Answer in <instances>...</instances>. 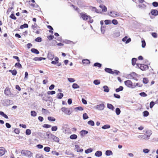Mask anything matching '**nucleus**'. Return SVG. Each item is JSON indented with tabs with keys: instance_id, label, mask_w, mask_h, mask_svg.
Instances as JSON below:
<instances>
[{
	"instance_id": "47",
	"label": "nucleus",
	"mask_w": 158,
	"mask_h": 158,
	"mask_svg": "<svg viewBox=\"0 0 158 158\" xmlns=\"http://www.w3.org/2000/svg\"><path fill=\"white\" fill-rule=\"evenodd\" d=\"M58 127L57 126H55L52 127L51 128V130L53 131H55L57 130Z\"/></svg>"
},
{
	"instance_id": "41",
	"label": "nucleus",
	"mask_w": 158,
	"mask_h": 158,
	"mask_svg": "<svg viewBox=\"0 0 158 158\" xmlns=\"http://www.w3.org/2000/svg\"><path fill=\"white\" fill-rule=\"evenodd\" d=\"M143 114L144 117H146L149 115V113L147 110H145L143 112Z\"/></svg>"
},
{
	"instance_id": "25",
	"label": "nucleus",
	"mask_w": 158,
	"mask_h": 158,
	"mask_svg": "<svg viewBox=\"0 0 158 158\" xmlns=\"http://www.w3.org/2000/svg\"><path fill=\"white\" fill-rule=\"evenodd\" d=\"M56 98L58 99H61L64 96V94L62 93H59L57 94Z\"/></svg>"
},
{
	"instance_id": "48",
	"label": "nucleus",
	"mask_w": 158,
	"mask_h": 158,
	"mask_svg": "<svg viewBox=\"0 0 158 158\" xmlns=\"http://www.w3.org/2000/svg\"><path fill=\"white\" fill-rule=\"evenodd\" d=\"M142 43V47L143 48H144L146 45V44L145 40L143 39L141 41Z\"/></svg>"
},
{
	"instance_id": "36",
	"label": "nucleus",
	"mask_w": 158,
	"mask_h": 158,
	"mask_svg": "<svg viewBox=\"0 0 158 158\" xmlns=\"http://www.w3.org/2000/svg\"><path fill=\"white\" fill-rule=\"evenodd\" d=\"M48 120L51 122H54L56 120L55 118L51 116H48Z\"/></svg>"
},
{
	"instance_id": "55",
	"label": "nucleus",
	"mask_w": 158,
	"mask_h": 158,
	"mask_svg": "<svg viewBox=\"0 0 158 158\" xmlns=\"http://www.w3.org/2000/svg\"><path fill=\"white\" fill-rule=\"evenodd\" d=\"M138 6L141 9H145L146 8V6L144 4L138 5Z\"/></svg>"
},
{
	"instance_id": "6",
	"label": "nucleus",
	"mask_w": 158,
	"mask_h": 158,
	"mask_svg": "<svg viewBox=\"0 0 158 158\" xmlns=\"http://www.w3.org/2000/svg\"><path fill=\"white\" fill-rule=\"evenodd\" d=\"M55 60H52L51 61V63L52 64H56L58 63L57 65L58 66H61V63H59V58L56 56L54 58Z\"/></svg>"
},
{
	"instance_id": "14",
	"label": "nucleus",
	"mask_w": 158,
	"mask_h": 158,
	"mask_svg": "<svg viewBox=\"0 0 158 158\" xmlns=\"http://www.w3.org/2000/svg\"><path fill=\"white\" fill-rule=\"evenodd\" d=\"M104 70L106 72L109 73L111 74H114V72L110 68H106Z\"/></svg>"
},
{
	"instance_id": "61",
	"label": "nucleus",
	"mask_w": 158,
	"mask_h": 158,
	"mask_svg": "<svg viewBox=\"0 0 158 158\" xmlns=\"http://www.w3.org/2000/svg\"><path fill=\"white\" fill-rule=\"evenodd\" d=\"M42 40V39L40 37H38L35 39V41L36 42H40Z\"/></svg>"
},
{
	"instance_id": "26",
	"label": "nucleus",
	"mask_w": 158,
	"mask_h": 158,
	"mask_svg": "<svg viewBox=\"0 0 158 158\" xmlns=\"http://www.w3.org/2000/svg\"><path fill=\"white\" fill-rule=\"evenodd\" d=\"M104 89V91L106 93H108L110 89L108 87L107 85H104L103 86Z\"/></svg>"
},
{
	"instance_id": "34",
	"label": "nucleus",
	"mask_w": 158,
	"mask_h": 158,
	"mask_svg": "<svg viewBox=\"0 0 158 158\" xmlns=\"http://www.w3.org/2000/svg\"><path fill=\"white\" fill-rule=\"evenodd\" d=\"M110 126L109 124H106L102 127V128L103 129H106L110 128Z\"/></svg>"
},
{
	"instance_id": "59",
	"label": "nucleus",
	"mask_w": 158,
	"mask_h": 158,
	"mask_svg": "<svg viewBox=\"0 0 158 158\" xmlns=\"http://www.w3.org/2000/svg\"><path fill=\"white\" fill-rule=\"evenodd\" d=\"M43 127L44 128H48L51 127V126L50 125L45 124L43 126Z\"/></svg>"
},
{
	"instance_id": "16",
	"label": "nucleus",
	"mask_w": 158,
	"mask_h": 158,
	"mask_svg": "<svg viewBox=\"0 0 158 158\" xmlns=\"http://www.w3.org/2000/svg\"><path fill=\"white\" fill-rule=\"evenodd\" d=\"M152 15L154 16H157L158 15V11L155 9H152L151 11Z\"/></svg>"
},
{
	"instance_id": "52",
	"label": "nucleus",
	"mask_w": 158,
	"mask_h": 158,
	"mask_svg": "<svg viewBox=\"0 0 158 158\" xmlns=\"http://www.w3.org/2000/svg\"><path fill=\"white\" fill-rule=\"evenodd\" d=\"M38 27L36 23H34V24L31 26V28L33 30H35L36 28H37Z\"/></svg>"
},
{
	"instance_id": "37",
	"label": "nucleus",
	"mask_w": 158,
	"mask_h": 158,
	"mask_svg": "<svg viewBox=\"0 0 158 158\" xmlns=\"http://www.w3.org/2000/svg\"><path fill=\"white\" fill-rule=\"evenodd\" d=\"M93 83L96 85H98L100 84V81L98 79L95 80L93 81Z\"/></svg>"
},
{
	"instance_id": "43",
	"label": "nucleus",
	"mask_w": 158,
	"mask_h": 158,
	"mask_svg": "<svg viewBox=\"0 0 158 158\" xmlns=\"http://www.w3.org/2000/svg\"><path fill=\"white\" fill-rule=\"evenodd\" d=\"M115 113L117 115L120 114L121 113V110L120 108H116L115 109Z\"/></svg>"
},
{
	"instance_id": "45",
	"label": "nucleus",
	"mask_w": 158,
	"mask_h": 158,
	"mask_svg": "<svg viewBox=\"0 0 158 158\" xmlns=\"http://www.w3.org/2000/svg\"><path fill=\"white\" fill-rule=\"evenodd\" d=\"M39 135L42 138H45V132H39Z\"/></svg>"
},
{
	"instance_id": "24",
	"label": "nucleus",
	"mask_w": 158,
	"mask_h": 158,
	"mask_svg": "<svg viewBox=\"0 0 158 158\" xmlns=\"http://www.w3.org/2000/svg\"><path fill=\"white\" fill-rule=\"evenodd\" d=\"M115 11H110L109 13H108V15L111 17L114 18L115 17Z\"/></svg>"
},
{
	"instance_id": "53",
	"label": "nucleus",
	"mask_w": 158,
	"mask_h": 158,
	"mask_svg": "<svg viewBox=\"0 0 158 158\" xmlns=\"http://www.w3.org/2000/svg\"><path fill=\"white\" fill-rule=\"evenodd\" d=\"M83 118L84 120H85L88 119L89 117L86 113H85L83 114Z\"/></svg>"
},
{
	"instance_id": "9",
	"label": "nucleus",
	"mask_w": 158,
	"mask_h": 158,
	"mask_svg": "<svg viewBox=\"0 0 158 158\" xmlns=\"http://www.w3.org/2000/svg\"><path fill=\"white\" fill-rule=\"evenodd\" d=\"M4 94L6 96H9L10 95H11V94L10 89L8 87H7L4 90Z\"/></svg>"
},
{
	"instance_id": "42",
	"label": "nucleus",
	"mask_w": 158,
	"mask_h": 158,
	"mask_svg": "<svg viewBox=\"0 0 158 158\" xmlns=\"http://www.w3.org/2000/svg\"><path fill=\"white\" fill-rule=\"evenodd\" d=\"M80 87L79 86L77 83H73L72 85V88L74 89L79 88Z\"/></svg>"
},
{
	"instance_id": "46",
	"label": "nucleus",
	"mask_w": 158,
	"mask_h": 158,
	"mask_svg": "<svg viewBox=\"0 0 158 158\" xmlns=\"http://www.w3.org/2000/svg\"><path fill=\"white\" fill-rule=\"evenodd\" d=\"M139 136L141 137L142 138H143V139L146 140H148L149 139V138H147V136H145V134H144L143 135H139Z\"/></svg>"
},
{
	"instance_id": "8",
	"label": "nucleus",
	"mask_w": 158,
	"mask_h": 158,
	"mask_svg": "<svg viewBox=\"0 0 158 158\" xmlns=\"http://www.w3.org/2000/svg\"><path fill=\"white\" fill-rule=\"evenodd\" d=\"M138 74L135 72H132L127 75L128 79H133L135 77H137Z\"/></svg>"
},
{
	"instance_id": "21",
	"label": "nucleus",
	"mask_w": 158,
	"mask_h": 158,
	"mask_svg": "<svg viewBox=\"0 0 158 158\" xmlns=\"http://www.w3.org/2000/svg\"><path fill=\"white\" fill-rule=\"evenodd\" d=\"M107 107L109 109L114 110L115 109L114 106L111 104H107Z\"/></svg>"
},
{
	"instance_id": "39",
	"label": "nucleus",
	"mask_w": 158,
	"mask_h": 158,
	"mask_svg": "<svg viewBox=\"0 0 158 158\" xmlns=\"http://www.w3.org/2000/svg\"><path fill=\"white\" fill-rule=\"evenodd\" d=\"M102 64L96 62L94 63V66L95 67H98L99 68L102 67Z\"/></svg>"
},
{
	"instance_id": "28",
	"label": "nucleus",
	"mask_w": 158,
	"mask_h": 158,
	"mask_svg": "<svg viewBox=\"0 0 158 158\" xmlns=\"http://www.w3.org/2000/svg\"><path fill=\"white\" fill-rule=\"evenodd\" d=\"M0 115L6 119H8V116H7V115L5 114L3 111H0Z\"/></svg>"
},
{
	"instance_id": "56",
	"label": "nucleus",
	"mask_w": 158,
	"mask_h": 158,
	"mask_svg": "<svg viewBox=\"0 0 158 158\" xmlns=\"http://www.w3.org/2000/svg\"><path fill=\"white\" fill-rule=\"evenodd\" d=\"M10 17L11 19L14 20H16L17 19L16 17L15 16V15L13 13L11 14L10 15Z\"/></svg>"
},
{
	"instance_id": "17",
	"label": "nucleus",
	"mask_w": 158,
	"mask_h": 158,
	"mask_svg": "<svg viewBox=\"0 0 158 158\" xmlns=\"http://www.w3.org/2000/svg\"><path fill=\"white\" fill-rule=\"evenodd\" d=\"M99 7L102 9V11L106 12L107 11V8L106 6L103 5H100Z\"/></svg>"
},
{
	"instance_id": "5",
	"label": "nucleus",
	"mask_w": 158,
	"mask_h": 158,
	"mask_svg": "<svg viewBox=\"0 0 158 158\" xmlns=\"http://www.w3.org/2000/svg\"><path fill=\"white\" fill-rule=\"evenodd\" d=\"M61 110L66 115H70L71 114V112L69 108L63 107L61 108Z\"/></svg>"
},
{
	"instance_id": "31",
	"label": "nucleus",
	"mask_w": 158,
	"mask_h": 158,
	"mask_svg": "<svg viewBox=\"0 0 158 158\" xmlns=\"http://www.w3.org/2000/svg\"><path fill=\"white\" fill-rule=\"evenodd\" d=\"M123 89V87L122 86H120L118 88L115 89V91L118 93L120 91H122Z\"/></svg>"
},
{
	"instance_id": "27",
	"label": "nucleus",
	"mask_w": 158,
	"mask_h": 158,
	"mask_svg": "<svg viewBox=\"0 0 158 158\" xmlns=\"http://www.w3.org/2000/svg\"><path fill=\"white\" fill-rule=\"evenodd\" d=\"M9 72L11 73L13 76H15L17 74V72L16 69H14L13 70H10Z\"/></svg>"
},
{
	"instance_id": "44",
	"label": "nucleus",
	"mask_w": 158,
	"mask_h": 158,
	"mask_svg": "<svg viewBox=\"0 0 158 158\" xmlns=\"http://www.w3.org/2000/svg\"><path fill=\"white\" fill-rule=\"evenodd\" d=\"M52 140L55 142L58 143L59 142L60 139L58 137L54 135V137Z\"/></svg>"
},
{
	"instance_id": "13",
	"label": "nucleus",
	"mask_w": 158,
	"mask_h": 158,
	"mask_svg": "<svg viewBox=\"0 0 158 158\" xmlns=\"http://www.w3.org/2000/svg\"><path fill=\"white\" fill-rule=\"evenodd\" d=\"M54 55L52 52H49L48 55V58L51 60H52L54 58Z\"/></svg>"
},
{
	"instance_id": "40",
	"label": "nucleus",
	"mask_w": 158,
	"mask_h": 158,
	"mask_svg": "<svg viewBox=\"0 0 158 158\" xmlns=\"http://www.w3.org/2000/svg\"><path fill=\"white\" fill-rule=\"evenodd\" d=\"M120 32L118 31H115L114 33V36L116 37H119L120 35Z\"/></svg>"
},
{
	"instance_id": "54",
	"label": "nucleus",
	"mask_w": 158,
	"mask_h": 158,
	"mask_svg": "<svg viewBox=\"0 0 158 158\" xmlns=\"http://www.w3.org/2000/svg\"><path fill=\"white\" fill-rule=\"evenodd\" d=\"M31 115L33 117L36 116L37 115L36 112L35 111H31Z\"/></svg>"
},
{
	"instance_id": "60",
	"label": "nucleus",
	"mask_w": 158,
	"mask_h": 158,
	"mask_svg": "<svg viewBox=\"0 0 158 158\" xmlns=\"http://www.w3.org/2000/svg\"><path fill=\"white\" fill-rule=\"evenodd\" d=\"M101 30L102 33L104 34L105 32V27L102 26L101 27Z\"/></svg>"
},
{
	"instance_id": "35",
	"label": "nucleus",
	"mask_w": 158,
	"mask_h": 158,
	"mask_svg": "<svg viewBox=\"0 0 158 158\" xmlns=\"http://www.w3.org/2000/svg\"><path fill=\"white\" fill-rule=\"evenodd\" d=\"M28 27V25L27 23H24L23 25H21L20 26V28L21 29H23L24 28H27Z\"/></svg>"
},
{
	"instance_id": "4",
	"label": "nucleus",
	"mask_w": 158,
	"mask_h": 158,
	"mask_svg": "<svg viewBox=\"0 0 158 158\" xmlns=\"http://www.w3.org/2000/svg\"><path fill=\"white\" fill-rule=\"evenodd\" d=\"M105 107V102H102V103L97 105L94 107V108L99 110H102L104 109Z\"/></svg>"
},
{
	"instance_id": "7",
	"label": "nucleus",
	"mask_w": 158,
	"mask_h": 158,
	"mask_svg": "<svg viewBox=\"0 0 158 158\" xmlns=\"http://www.w3.org/2000/svg\"><path fill=\"white\" fill-rule=\"evenodd\" d=\"M89 9L94 12L100 14L102 13L100 10H98L95 7L91 6L90 7Z\"/></svg>"
},
{
	"instance_id": "51",
	"label": "nucleus",
	"mask_w": 158,
	"mask_h": 158,
	"mask_svg": "<svg viewBox=\"0 0 158 158\" xmlns=\"http://www.w3.org/2000/svg\"><path fill=\"white\" fill-rule=\"evenodd\" d=\"M104 22L106 25H109L111 24V22L110 20H106L104 21Z\"/></svg>"
},
{
	"instance_id": "1",
	"label": "nucleus",
	"mask_w": 158,
	"mask_h": 158,
	"mask_svg": "<svg viewBox=\"0 0 158 158\" xmlns=\"http://www.w3.org/2000/svg\"><path fill=\"white\" fill-rule=\"evenodd\" d=\"M80 15L81 18L84 20L86 21L89 19V22L90 23H93L94 20L93 19H92L91 17L90 16L87 15L86 13H81Z\"/></svg>"
},
{
	"instance_id": "11",
	"label": "nucleus",
	"mask_w": 158,
	"mask_h": 158,
	"mask_svg": "<svg viewBox=\"0 0 158 158\" xmlns=\"http://www.w3.org/2000/svg\"><path fill=\"white\" fill-rule=\"evenodd\" d=\"M125 85L129 88H131L132 87V82L129 80L126 81L124 82Z\"/></svg>"
},
{
	"instance_id": "33",
	"label": "nucleus",
	"mask_w": 158,
	"mask_h": 158,
	"mask_svg": "<svg viewBox=\"0 0 158 158\" xmlns=\"http://www.w3.org/2000/svg\"><path fill=\"white\" fill-rule=\"evenodd\" d=\"M77 138V135L76 134H73L70 136V138L71 139H75Z\"/></svg>"
},
{
	"instance_id": "30",
	"label": "nucleus",
	"mask_w": 158,
	"mask_h": 158,
	"mask_svg": "<svg viewBox=\"0 0 158 158\" xmlns=\"http://www.w3.org/2000/svg\"><path fill=\"white\" fill-rule=\"evenodd\" d=\"M137 60V59L135 58H133L131 60L132 64L133 66H134L136 64V61Z\"/></svg>"
},
{
	"instance_id": "38",
	"label": "nucleus",
	"mask_w": 158,
	"mask_h": 158,
	"mask_svg": "<svg viewBox=\"0 0 158 158\" xmlns=\"http://www.w3.org/2000/svg\"><path fill=\"white\" fill-rule=\"evenodd\" d=\"M88 124L92 126H94L95 125V123L94 121L92 120H90L88 121L87 122Z\"/></svg>"
},
{
	"instance_id": "29",
	"label": "nucleus",
	"mask_w": 158,
	"mask_h": 158,
	"mask_svg": "<svg viewBox=\"0 0 158 158\" xmlns=\"http://www.w3.org/2000/svg\"><path fill=\"white\" fill-rule=\"evenodd\" d=\"M15 66L19 69H21L22 68V65L19 62L15 64Z\"/></svg>"
},
{
	"instance_id": "64",
	"label": "nucleus",
	"mask_w": 158,
	"mask_h": 158,
	"mask_svg": "<svg viewBox=\"0 0 158 158\" xmlns=\"http://www.w3.org/2000/svg\"><path fill=\"white\" fill-rule=\"evenodd\" d=\"M36 158H44L43 156L41 154H38L36 156Z\"/></svg>"
},
{
	"instance_id": "22",
	"label": "nucleus",
	"mask_w": 158,
	"mask_h": 158,
	"mask_svg": "<svg viewBox=\"0 0 158 158\" xmlns=\"http://www.w3.org/2000/svg\"><path fill=\"white\" fill-rule=\"evenodd\" d=\"M31 51L32 52L36 54H38L39 53V51L36 49L35 48H31Z\"/></svg>"
},
{
	"instance_id": "10",
	"label": "nucleus",
	"mask_w": 158,
	"mask_h": 158,
	"mask_svg": "<svg viewBox=\"0 0 158 158\" xmlns=\"http://www.w3.org/2000/svg\"><path fill=\"white\" fill-rule=\"evenodd\" d=\"M11 101L9 99H5L3 101V105L4 106H9L10 105Z\"/></svg>"
},
{
	"instance_id": "12",
	"label": "nucleus",
	"mask_w": 158,
	"mask_h": 158,
	"mask_svg": "<svg viewBox=\"0 0 158 158\" xmlns=\"http://www.w3.org/2000/svg\"><path fill=\"white\" fill-rule=\"evenodd\" d=\"M82 62L84 65H89L90 63V62L89 60L87 59L82 60Z\"/></svg>"
},
{
	"instance_id": "19",
	"label": "nucleus",
	"mask_w": 158,
	"mask_h": 158,
	"mask_svg": "<svg viewBox=\"0 0 158 158\" xmlns=\"http://www.w3.org/2000/svg\"><path fill=\"white\" fill-rule=\"evenodd\" d=\"M5 153V149L4 148H0V156L3 155Z\"/></svg>"
},
{
	"instance_id": "57",
	"label": "nucleus",
	"mask_w": 158,
	"mask_h": 158,
	"mask_svg": "<svg viewBox=\"0 0 158 158\" xmlns=\"http://www.w3.org/2000/svg\"><path fill=\"white\" fill-rule=\"evenodd\" d=\"M143 83L145 84H147L148 82V80L147 78H144L143 80Z\"/></svg>"
},
{
	"instance_id": "63",
	"label": "nucleus",
	"mask_w": 158,
	"mask_h": 158,
	"mask_svg": "<svg viewBox=\"0 0 158 158\" xmlns=\"http://www.w3.org/2000/svg\"><path fill=\"white\" fill-rule=\"evenodd\" d=\"M139 95L141 97H145L147 96V94L144 92H141L139 94Z\"/></svg>"
},
{
	"instance_id": "23",
	"label": "nucleus",
	"mask_w": 158,
	"mask_h": 158,
	"mask_svg": "<svg viewBox=\"0 0 158 158\" xmlns=\"http://www.w3.org/2000/svg\"><path fill=\"white\" fill-rule=\"evenodd\" d=\"M146 134H147V138H149L150 135L152 134V131L151 130H148L147 131L145 132Z\"/></svg>"
},
{
	"instance_id": "62",
	"label": "nucleus",
	"mask_w": 158,
	"mask_h": 158,
	"mask_svg": "<svg viewBox=\"0 0 158 158\" xmlns=\"http://www.w3.org/2000/svg\"><path fill=\"white\" fill-rule=\"evenodd\" d=\"M25 133L26 135H29L31 134V130L29 129H27Z\"/></svg>"
},
{
	"instance_id": "58",
	"label": "nucleus",
	"mask_w": 158,
	"mask_h": 158,
	"mask_svg": "<svg viewBox=\"0 0 158 158\" xmlns=\"http://www.w3.org/2000/svg\"><path fill=\"white\" fill-rule=\"evenodd\" d=\"M50 148L48 147H46L44 148V150L46 152H50Z\"/></svg>"
},
{
	"instance_id": "15",
	"label": "nucleus",
	"mask_w": 158,
	"mask_h": 158,
	"mask_svg": "<svg viewBox=\"0 0 158 158\" xmlns=\"http://www.w3.org/2000/svg\"><path fill=\"white\" fill-rule=\"evenodd\" d=\"M88 131L85 130H82L80 132V134L81 137L85 136L88 133Z\"/></svg>"
},
{
	"instance_id": "18",
	"label": "nucleus",
	"mask_w": 158,
	"mask_h": 158,
	"mask_svg": "<svg viewBox=\"0 0 158 158\" xmlns=\"http://www.w3.org/2000/svg\"><path fill=\"white\" fill-rule=\"evenodd\" d=\"M102 155V152L100 151H97L95 153V156L98 157H99Z\"/></svg>"
},
{
	"instance_id": "20",
	"label": "nucleus",
	"mask_w": 158,
	"mask_h": 158,
	"mask_svg": "<svg viewBox=\"0 0 158 158\" xmlns=\"http://www.w3.org/2000/svg\"><path fill=\"white\" fill-rule=\"evenodd\" d=\"M105 155L107 156H109L113 155L112 152L110 150H107L106 151L105 153Z\"/></svg>"
},
{
	"instance_id": "32",
	"label": "nucleus",
	"mask_w": 158,
	"mask_h": 158,
	"mask_svg": "<svg viewBox=\"0 0 158 158\" xmlns=\"http://www.w3.org/2000/svg\"><path fill=\"white\" fill-rule=\"evenodd\" d=\"M93 151V149L91 148H89L85 150V153L86 154H88L89 153L92 152Z\"/></svg>"
},
{
	"instance_id": "49",
	"label": "nucleus",
	"mask_w": 158,
	"mask_h": 158,
	"mask_svg": "<svg viewBox=\"0 0 158 158\" xmlns=\"http://www.w3.org/2000/svg\"><path fill=\"white\" fill-rule=\"evenodd\" d=\"M30 5L33 8H39L38 5H37L36 3H35V4L31 3Z\"/></svg>"
},
{
	"instance_id": "3",
	"label": "nucleus",
	"mask_w": 158,
	"mask_h": 158,
	"mask_svg": "<svg viewBox=\"0 0 158 158\" xmlns=\"http://www.w3.org/2000/svg\"><path fill=\"white\" fill-rule=\"evenodd\" d=\"M136 66L142 71L147 70L149 68L148 65L143 64H137Z\"/></svg>"
},
{
	"instance_id": "2",
	"label": "nucleus",
	"mask_w": 158,
	"mask_h": 158,
	"mask_svg": "<svg viewBox=\"0 0 158 158\" xmlns=\"http://www.w3.org/2000/svg\"><path fill=\"white\" fill-rule=\"evenodd\" d=\"M21 153L22 155H24L29 158H31L32 157V153L28 150H22L21 152Z\"/></svg>"
},
{
	"instance_id": "50",
	"label": "nucleus",
	"mask_w": 158,
	"mask_h": 158,
	"mask_svg": "<svg viewBox=\"0 0 158 158\" xmlns=\"http://www.w3.org/2000/svg\"><path fill=\"white\" fill-rule=\"evenodd\" d=\"M63 43L66 44H70L71 43H73V41L67 40H64L63 41Z\"/></svg>"
}]
</instances>
